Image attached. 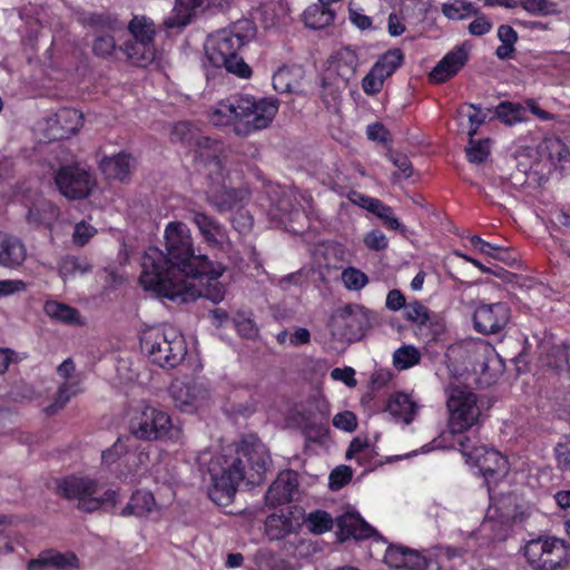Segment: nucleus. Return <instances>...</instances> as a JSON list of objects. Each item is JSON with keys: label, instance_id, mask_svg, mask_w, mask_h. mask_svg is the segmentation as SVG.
Segmentation results:
<instances>
[{"label": "nucleus", "instance_id": "f257e3e1", "mask_svg": "<svg viewBox=\"0 0 570 570\" xmlns=\"http://www.w3.org/2000/svg\"><path fill=\"white\" fill-rule=\"evenodd\" d=\"M166 254L149 247L141 259L140 284L159 295L166 285H175L179 278L195 275L222 276L225 267L210 262L206 255H196L190 229L183 222H170L165 229Z\"/></svg>", "mask_w": 570, "mask_h": 570}, {"label": "nucleus", "instance_id": "f03ea898", "mask_svg": "<svg viewBox=\"0 0 570 570\" xmlns=\"http://www.w3.org/2000/svg\"><path fill=\"white\" fill-rule=\"evenodd\" d=\"M271 465L266 445L255 435H247L234 450L210 460L208 497L216 504L226 507L243 481L253 485L263 483Z\"/></svg>", "mask_w": 570, "mask_h": 570}, {"label": "nucleus", "instance_id": "7ed1b4c3", "mask_svg": "<svg viewBox=\"0 0 570 570\" xmlns=\"http://www.w3.org/2000/svg\"><path fill=\"white\" fill-rule=\"evenodd\" d=\"M278 109L279 102L276 98L256 99L248 95H236L218 104L212 120L216 125L234 122L235 134L246 137L269 127Z\"/></svg>", "mask_w": 570, "mask_h": 570}, {"label": "nucleus", "instance_id": "20e7f679", "mask_svg": "<svg viewBox=\"0 0 570 570\" xmlns=\"http://www.w3.org/2000/svg\"><path fill=\"white\" fill-rule=\"evenodd\" d=\"M255 36V26L249 20H239L228 29L209 36L205 45L206 57L216 67L243 79L252 76V68L238 56L239 49Z\"/></svg>", "mask_w": 570, "mask_h": 570}, {"label": "nucleus", "instance_id": "39448f33", "mask_svg": "<svg viewBox=\"0 0 570 570\" xmlns=\"http://www.w3.org/2000/svg\"><path fill=\"white\" fill-rule=\"evenodd\" d=\"M141 351L151 363L163 368H174L187 353L184 336L173 326H151L140 335Z\"/></svg>", "mask_w": 570, "mask_h": 570}, {"label": "nucleus", "instance_id": "423d86ee", "mask_svg": "<svg viewBox=\"0 0 570 570\" xmlns=\"http://www.w3.org/2000/svg\"><path fill=\"white\" fill-rule=\"evenodd\" d=\"M56 492L67 500H76L77 508L92 513L102 507L115 508L119 502L117 491L108 489L98 495L99 484L90 478L68 476L57 481Z\"/></svg>", "mask_w": 570, "mask_h": 570}, {"label": "nucleus", "instance_id": "0eeeda50", "mask_svg": "<svg viewBox=\"0 0 570 570\" xmlns=\"http://www.w3.org/2000/svg\"><path fill=\"white\" fill-rule=\"evenodd\" d=\"M524 557L534 570H560L570 563V544L556 537H539L524 546Z\"/></svg>", "mask_w": 570, "mask_h": 570}, {"label": "nucleus", "instance_id": "6e6552de", "mask_svg": "<svg viewBox=\"0 0 570 570\" xmlns=\"http://www.w3.org/2000/svg\"><path fill=\"white\" fill-rule=\"evenodd\" d=\"M446 394L449 428L452 434H462L479 423L481 409L475 393L466 386L452 385L446 389Z\"/></svg>", "mask_w": 570, "mask_h": 570}, {"label": "nucleus", "instance_id": "1a4fd4ad", "mask_svg": "<svg viewBox=\"0 0 570 570\" xmlns=\"http://www.w3.org/2000/svg\"><path fill=\"white\" fill-rule=\"evenodd\" d=\"M173 423L169 414L160 409L145 405L134 411L129 420V432L144 441L173 438Z\"/></svg>", "mask_w": 570, "mask_h": 570}, {"label": "nucleus", "instance_id": "9d476101", "mask_svg": "<svg viewBox=\"0 0 570 570\" xmlns=\"http://www.w3.org/2000/svg\"><path fill=\"white\" fill-rule=\"evenodd\" d=\"M464 357L471 371L480 375V383L491 385L502 373V362L495 351L482 342H468L453 348Z\"/></svg>", "mask_w": 570, "mask_h": 570}, {"label": "nucleus", "instance_id": "9b49d317", "mask_svg": "<svg viewBox=\"0 0 570 570\" xmlns=\"http://www.w3.org/2000/svg\"><path fill=\"white\" fill-rule=\"evenodd\" d=\"M219 277L210 278L208 275L197 274L194 277L179 278L180 281L175 285H166L161 296L169 299L179 298L181 302L205 297L213 303H219L224 299L225 294L223 284L217 282Z\"/></svg>", "mask_w": 570, "mask_h": 570}, {"label": "nucleus", "instance_id": "f8f14e48", "mask_svg": "<svg viewBox=\"0 0 570 570\" xmlns=\"http://www.w3.org/2000/svg\"><path fill=\"white\" fill-rule=\"evenodd\" d=\"M170 139L173 142H181L194 146L199 149V156L207 160L208 167L219 174L223 169V163L216 154L220 150V144L209 137L204 136L199 128L191 121H178L174 125Z\"/></svg>", "mask_w": 570, "mask_h": 570}, {"label": "nucleus", "instance_id": "ddd939ff", "mask_svg": "<svg viewBox=\"0 0 570 570\" xmlns=\"http://www.w3.org/2000/svg\"><path fill=\"white\" fill-rule=\"evenodd\" d=\"M371 325L368 311L356 304L346 305L332 317V334L348 342L361 340Z\"/></svg>", "mask_w": 570, "mask_h": 570}, {"label": "nucleus", "instance_id": "4468645a", "mask_svg": "<svg viewBox=\"0 0 570 570\" xmlns=\"http://www.w3.org/2000/svg\"><path fill=\"white\" fill-rule=\"evenodd\" d=\"M58 190L68 199L88 197L95 186L92 174L80 165L62 166L55 175Z\"/></svg>", "mask_w": 570, "mask_h": 570}, {"label": "nucleus", "instance_id": "2eb2a0df", "mask_svg": "<svg viewBox=\"0 0 570 570\" xmlns=\"http://www.w3.org/2000/svg\"><path fill=\"white\" fill-rule=\"evenodd\" d=\"M404 317L416 325V335L425 342L436 341L445 331L443 320L419 301L405 306Z\"/></svg>", "mask_w": 570, "mask_h": 570}, {"label": "nucleus", "instance_id": "dca6fc26", "mask_svg": "<svg viewBox=\"0 0 570 570\" xmlns=\"http://www.w3.org/2000/svg\"><path fill=\"white\" fill-rule=\"evenodd\" d=\"M403 61L404 55L399 48L390 49L383 53L362 80L365 94L375 95L380 92L385 79L391 77L402 66Z\"/></svg>", "mask_w": 570, "mask_h": 570}, {"label": "nucleus", "instance_id": "f3484780", "mask_svg": "<svg viewBox=\"0 0 570 570\" xmlns=\"http://www.w3.org/2000/svg\"><path fill=\"white\" fill-rule=\"evenodd\" d=\"M509 320L510 308L502 302L480 305L473 314L475 330L485 335L500 332Z\"/></svg>", "mask_w": 570, "mask_h": 570}, {"label": "nucleus", "instance_id": "a211bd4d", "mask_svg": "<svg viewBox=\"0 0 570 570\" xmlns=\"http://www.w3.org/2000/svg\"><path fill=\"white\" fill-rule=\"evenodd\" d=\"M340 63L330 67L322 77L321 99L327 106L335 102L341 92L347 88L351 77L354 76V68L344 66V70L340 71Z\"/></svg>", "mask_w": 570, "mask_h": 570}, {"label": "nucleus", "instance_id": "6ab92c4d", "mask_svg": "<svg viewBox=\"0 0 570 570\" xmlns=\"http://www.w3.org/2000/svg\"><path fill=\"white\" fill-rule=\"evenodd\" d=\"M470 47L463 43L448 52L430 72V79L436 83L454 77L466 63Z\"/></svg>", "mask_w": 570, "mask_h": 570}, {"label": "nucleus", "instance_id": "aec40b11", "mask_svg": "<svg viewBox=\"0 0 570 570\" xmlns=\"http://www.w3.org/2000/svg\"><path fill=\"white\" fill-rule=\"evenodd\" d=\"M297 489V473L293 470H284L268 488L265 500L273 507L288 503L293 500Z\"/></svg>", "mask_w": 570, "mask_h": 570}, {"label": "nucleus", "instance_id": "412c9836", "mask_svg": "<svg viewBox=\"0 0 570 570\" xmlns=\"http://www.w3.org/2000/svg\"><path fill=\"white\" fill-rule=\"evenodd\" d=\"M505 458L494 449L480 445L474 452L472 465L479 468L487 481L497 480L507 473Z\"/></svg>", "mask_w": 570, "mask_h": 570}, {"label": "nucleus", "instance_id": "4be33fe9", "mask_svg": "<svg viewBox=\"0 0 570 570\" xmlns=\"http://www.w3.org/2000/svg\"><path fill=\"white\" fill-rule=\"evenodd\" d=\"M384 561L390 567L409 570H424L429 564L425 556L402 546H390L385 551Z\"/></svg>", "mask_w": 570, "mask_h": 570}, {"label": "nucleus", "instance_id": "5701e85b", "mask_svg": "<svg viewBox=\"0 0 570 570\" xmlns=\"http://www.w3.org/2000/svg\"><path fill=\"white\" fill-rule=\"evenodd\" d=\"M187 218L197 226L200 235L209 245L216 246L227 237L224 226L205 213L190 209Z\"/></svg>", "mask_w": 570, "mask_h": 570}, {"label": "nucleus", "instance_id": "b1692460", "mask_svg": "<svg viewBox=\"0 0 570 570\" xmlns=\"http://www.w3.org/2000/svg\"><path fill=\"white\" fill-rule=\"evenodd\" d=\"M59 208L48 199H38L29 207L26 219L33 227L52 228L53 224L59 219Z\"/></svg>", "mask_w": 570, "mask_h": 570}, {"label": "nucleus", "instance_id": "393cba45", "mask_svg": "<svg viewBox=\"0 0 570 570\" xmlns=\"http://www.w3.org/2000/svg\"><path fill=\"white\" fill-rule=\"evenodd\" d=\"M26 247L22 242L0 232V265L9 268L20 266L26 259Z\"/></svg>", "mask_w": 570, "mask_h": 570}, {"label": "nucleus", "instance_id": "a878e982", "mask_svg": "<svg viewBox=\"0 0 570 570\" xmlns=\"http://www.w3.org/2000/svg\"><path fill=\"white\" fill-rule=\"evenodd\" d=\"M134 163L130 155L120 153L114 157L104 158L100 169L107 179L124 181L129 177Z\"/></svg>", "mask_w": 570, "mask_h": 570}, {"label": "nucleus", "instance_id": "bb28decb", "mask_svg": "<svg viewBox=\"0 0 570 570\" xmlns=\"http://www.w3.org/2000/svg\"><path fill=\"white\" fill-rule=\"evenodd\" d=\"M337 527L343 539H367L374 529L357 513H345L337 519Z\"/></svg>", "mask_w": 570, "mask_h": 570}, {"label": "nucleus", "instance_id": "cd10ccee", "mask_svg": "<svg viewBox=\"0 0 570 570\" xmlns=\"http://www.w3.org/2000/svg\"><path fill=\"white\" fill-rule=\"evenodd\" d=\"M157 508L156 500L151 492L145 490L135 491L128 503L119 512L121 517L146 518Z\"/></svg>", "mask_w": 570, "mask_h": 570}, {"label": "nucleus", "instance_id": "c85d7f7f", "mask_svg": "<svg viewBox=\"0 0 570 570\" xmlns=\"http://www.w3.org/2000/svg\"><path fill=\"white\" fill-rule=\"evenodd\" d=\"M491 510L494 511L492 517L499 518L502 522L514 520L520 511V498L513 492L491 497Z\"/></svg>", "mask_w": 570, "mask_h": 570}, {"label": "nucleus", "instance_id": "c756f323", "mask_svg": "<svg viewBox=\"0 0 570 570\" xmlns=\"http://www.w3.org/2000/svg\"><path fill=\"white\" fill-rule=\"evenodd\" d=\"M301 67H282L273 76V87L277 92H294L301 87Z\"/></svg>", "mask_w": 570, "mask_h": 570}, {"label": "nucleus", "instance_id": "7c9ffc66", "mask_svg": "<svg viewBox=\"0 0 570 570\" xmlns=\"http://www.w3.org/2000/svg\"><path fill=\"white\" fill-rule=\"evenodd\" d=\"M83 115L73 108H61L55 115V122L60 127L59 138H69L82 126Z\"/></svg>", "mask_w": 570, "mask_h": 570}, {"label": "nucleus", "instance_id": "2f4dec72", "mask_svg": "<svg viewBox=\"0 0 570 570\" xmlns=\"http://www.w3.org/2000/svg\"><path fill=\"white\" fill-rule=\"evenodd\" d=\"M385 411L394 419L409 424L413 420L415 404L407 394L396 393L389 400Z\"/></svg>", "mask_w": 570, "mask_h": 570}, {"label": "nucleus", "instance_id": "473e14b6", "mask_svg": "<svg viewBox=\"0 0 570 570\" xmlns=\"http://www.w3.org/2000/svg\"><path fill=\"white\" fill-rule=\"evenodd\" d=\"M335 18V13L328 4L318 1L309 6L304 11V22L311 29H323L330 26Z\"/></svg>", "mask_w": 570, "mask_h": 570}, {"label": "nucleus", "instance_id": "72a5a7b5", "mask_svg": "<svg viewBox=\"0 0 570 570\" xmlns=\"http://www.w3.org/2000/svg\"><path fill=\"white\" fill-rule=\"evenodd\" d=\"M124 51L127 59L138 67H146L155 59L154 43L129 40L125 43Z\"/></svg>", "mask_w": 570, "mask_h": 570}, {"label": "nucleus", "instance_id": "f704fd0d", "mask_svg": "<svg viewBox=\"0 0 570 570\" xmlns=\"http://www.w3.org/2000/svg\"><path fill=\"white\" fill-rule=\"evenodd\" d=\"M83 23L107 33L125 29V24L111 13H88L83 18Z\"/></svg>", "mask_w": 570, "mask_h": 570}, {"label": "nucleus", "instance_id": "c9c22d12", "mask_svg": "<svg viewBox=\"0 0 570 570\" xmlns=\"http://www.w3.org/2000/svg\"><path fill=\"white\" fill-rule=\"evenodd\" d=\"M293 522L284 514H271L265 521V533L269 540H282L292 532Z\"/></svg>", "mask_w": 570, "mask_h": 570}, {"label": "nucleus", "instance_id": "e433bc0d", "mask_svg": "<svg viewBox=\"0 0 570 570\" xmlns=\"http://www.w3.org/2000/svg\"><path fill=\"white\" fill-rule=\"evenodd\" d=\"M525 108L520 104L502 101L495 108V116L505 125L512 126L524 119Z\"/></svg>", "mask_w": 570, "mask_h": 570}, {"label": "nucleus", "instance_id": "4c0bfd02", "mask_svg": "<svg viewBox=\"0 0 570 570\" xmlns=\"http://www.w3.org/2000/svg\"><path fill=\"white\" fill-rule=\"evenodd\" d=\"M442 12L449 19L462 20L471 16H476L479 9L475 8L473 3L465 0H453L442 6Z\"/></svg>", "mask_w": 570, "mask_h": 570}, {"label": "nucleus", "instance_id": "58836bf2", "mask_svg": "<svg viewBox=\"0 0 570 570\" xmlns=\"http://www.w3.org/2000/svg\"><path fill=\"white\" fill-rule=\"evenodd\" d=\"M45 313L53 320L73 324L78 321V311L69 305L58 303L55 301L45 304Z\"/></svg>", "mask_w": 570, "mask_h": 570}, {"label": "nucleus", "instance_id": "ea45409f", "mask_svg": "<svg viewBox=\"0 0 570 570\" xmlns=\"http://www.w3.org/2000/svg\"><path fill=\"white\" fill-rule=\"evenodd\" d=\"M421 360V353L412 345H404L397 348L393 354V364L397 370H406L416 364Z\"/></svg>", "mask_w": 570, "mask_h": 570}, {"label": "nucleus", "instance_id": "a19ab883", "mask_svg": "<svg viewBox=\"0 0 570 570\" xmlns=\"http://www.w3.org/2000/svg\"><path fill=\"white\" fill-rule=\"evenodd\" d=\"M519 6L537 17L558 14V4L551 0H519Z\"/></svg>", "mask_w": 570, "mask_h": 570}, {"label": "nucleus", "instance_id": "79ce46f5", "mask_svg": "<svg viewBox=\"0 0 570 570\" xmlns=\"http://www.w3.org/2000/svg\"><path fill=\"white\" fill-rule=\"evenodd\" d=\"M176 406L181 411H191L195 407L196 396L191 389L183 383H175L170 389Z\"/></svg>", "mask_w": 570, "mask_h": 570}, {"label": "nucleus", "instance_id": "37998d69", "mask_svg": "<svg viewBox=\"0 0 570 570\" xmlns=\"http://www.w3.org/2000/svg\"><path fill=\"white\" fill-rule=\"evenodd\" d=\"M128 30L130 31L134 41H141L145 43H153L154 41L155 30L145 18L134 17L128 24Z\"/></svg>", "mask_w": 570, "mask_h": 570}, {"label": "nucleus", "instance_id": "c03bdc74", "mask_svg": "<svg viewBox=\"0 0 570 570\" xmlns=\"http://www.w3.org/2000/svg\"><path fill=\"white\" fill-rule=\"evenodd\" d=\"M307 527L311 532L322 534L333 528V519L326 511L316 510L307 517Z\"/></svg>", "mask_w": 570, "mask_h": 570}, {"label": "nucleus", "instance_id": "a18cd8bd", "mask_svg": "<svg viewBox=\"0 0 570 570\" xmlns=\"http://www.w3.org/2000/svg\"><path fill=\"white\" fill-rule=\"evenodd\" d=\"M48 566L58 570H69L78 567L79 560L75 553L49 551L45 553Z\"/></svg>", "mask_w": 570, "mask_h": 570}, {"label": "nucleus", "instance_id": "49530a36", "mask_svg": "<svg viewBox=\"0 0 570 570\" xmlns=\"http://www.w3.org/2000/svg\"><path fill=\"white\" fill-rule=\"evenodd\" d=\"M489 142V139L474 140L473 137H470L469 146L465 149L468 160L473 164L483 163L490 154Z\"/></svg>", "mask_w": 570, "mask_h": 570}, {"label": "nucleus", "instance_id": "de8ad7c7", "mask_svg": "<svg viewBox=\"0 0 570 570\" xmlns=\"http://www.w3.org/2000/svg\"><path fill=\"white\" fill-rule=\"evenodd\" d=\"M303 433L307 440L313 442H320L328 433V424L325 417L321 420H308L303 425Z\"/></svg>", "mask_w": 570, "mask_h": 570}, {"label": "nucleus", "instance_id": "09e8293b", "mask_svg": "<svg viewBox=\"0 0 570 570\" xmlns=\"http://www.w3.org/2000/svg\"><path fill=\"white\" fill-rule=\"evenodd\" d=\"M342 281L347 289L360 291L368 283V277L355 267H347L342 272Z\"/></svg>", "mask_w": 570, "mask_h": 570}, {"label": "nucleus", "instance_id": "8fccbe9b", "mask_svg": "<svg viewBox=\"0 0 570 570\" xmlns=\"http://www.w3.org/2000/svg\"><path fill=\"white\" fill-rule=\"evenodd\" d=\"M116 49V40L111 33L97 36L92 43V52L100 58L111 57Z\"/></svg>", "mask_w": 570, "mask_h": 570}, {"label": "nucleus", "instance_id": "3c124183", "mask_svg": "<svg viewBox=\"0 0 570 570\" xmlns=\"http://www.w3.org/2000/svg\"><path fill=\"white\" fill-rule=\"evenodd\" d=\"M91 271V265L85 261L80 259L76 256H68L66 257L60 266V273L65 276L67 275H75L77 273L79 274H86Z\"/></svg>", "mask_w": 570, "mask_h": 570}, {"label": "nucleus", "instance_id": "603ef678", "mask_svg": "<svg viewBox=\"0 0 570 570\" xmlns=\"http://www.w3.org/2000/svg\"><path fill=\"white\" fill-rule=\"evenodd\" d=\"M372 214L379 217L384 224V226H386L390 229H404L402 228L399 219L394 216L393 209L390 206L385 205L382 200L379 202V204L373 209Z\"/></svg>", "mask_w": 570, "mask_h": 570}, {"label": "nucleus", "instance_id": "864d4df0", "mask_svg": "<svg viewBox=\"0 0 570 570\" xmlns=\"http://www.w3.org/2000/svg\"><path fill=\"white\" fill-rule=\"evenodd\" d=\"M352 479V469L347 465L335 468L330 474V488L332 490H340L347 484Z\"/></svg>", "mask_w": 570, "mask_h": 570}, {"label": "nucleus", "instance_id": "5fc2aeb1", "mask_svg": "<svg viewBox=\"0 0 570 570\" xmlns=\"http://www.w3.org/2000/svg\"><path fill=\"white\" fill-rule=\"evenodd\" d=\"M129 441V438H119L116 443L108 450L104 451L101 454L102 462L105 464H112L116 462L121 455L128 452V445L126 442Z\"/></svg>", "mask_w": 570, "mask_h": 570}, {"label": "nucleus", "instance_id": "6e6d98bb", "mask_svg": "<svg viewBox=\"0 0 570 570\" xmlns=\"http://www.w3.org/2000/svg\"><path fill=\"white\" fill-rule=\"evenodd\" d=\"M96 233L97 229L94 226L81 220L77 223L73 228L72 240L77 246H83L96 235Z\"/></svg>", "mask_w": 570, "mask_h": 570}, {"label": "nucleus", "instance_id": "4d7b16f0", "mask_svg": "<svg viewBox=\"0 0 570 570\" xmlns=\"http://www.w3.org/2000/svg\"><path fill=\"white\" fill-rule=\"evenodd\" d=\"M77 393V389L75 384L63 383L59 387L58 397L53 404L47 407L48 413H55L57 410L62 409L67 402L70 400L71 395Z\"/></svg>", "mask_w": 570, "mask_h": 570}, {"label": "nucleus", "instance_id": "13d9d810", "mask_svg": "<svg viewBox=\"0 0 570 570\" xmlns=\"http://www.w3.org/2000/svg\"><path fill=\"white\" fill-rule=\"evenodd\" d=\"M387 158L400 170L403 178H410L413 174V166L409 157L401 153L389 151Z\"/></svg>", "mask_w": 570, "mask_h": 570}, {"label": "nucleus", "instance_id": "bf43d9fd", "mask_svg": "<svg viewBox=\"0 0 570 570\" xmlns=\"http://www.w3.org/2000/svg\"><path fill=\"white\" fill-rule=\"evenodd\" d=\"M333 425L346 432H353L357 426L356 415L351 411L337 413L333 417Z\"/></svg>", "mask_w": 570, "mask_h": 570}, {"label": "nucleus", "instance_id": "052dcab7", "mask_svg": "<svg viewBox=\"0 0 570 570\" xmlns=\"http://www.w3.org/2000/svg\"><path fill=\"white\" fill-rule=\"evenodd\" d=\"M364 244L368 249L379 252L385 249L389 242L381 230L373 229L365 235Z\"/></svg>", "mask_w": 570, "mask_h": 570}, {"label": "nucleus", "instance_id": "680f3d73", "mask_svg": "<svg viewBox=\"0 0 570 570\" xmlns=\"http://www.w3.org/2000/svg\"><path fill=\"white\" fill-rule=\"evenodd\" d=\"M557 465L561 471L570 472V441L558 443L554 448Z\"/></svg>", "mask_w": 570, "mask_h": 570}, {"label": "nucleus", "instance_id": "e2e57ef3", "mask_svg": "<svg viewBox=\"0 0 570 570\" xmlns=\"http://www.w3.org/2000/svg\"><path fill=\"white\" fill-rule=\"evenodd\" d=\"M237 333L244 338H255L258 335V328L253 320L242 318L235 323Z\"/></svg>", "mask_w": 570, "mask_h": 570}, {"label": "nucleus", "instance_id": "0e129e2a", "mask_svg": "<svg viewBox=\"0 0 570 570\" xmlns=\"http://www.w3.org/2000/svg\"><path fill=\"white\" fill-rule=\"evenodd\" d=\"M350 200L360 206L361 208L366 209L372 213L375 206L379 204L380 199L366 196L358 191H352L348 196Z\"/></svg>", "mask_w": 570, "mask_h": 570}, {"label": "nucleus", "instance_id": "69168bd1", "mask_svg": "<svg viewBox=\"0 0 570 570\" xmlns=\"http://www.w3.org/2000/svg\"><path fill=\"white\" fill-rule=\"evenodd\" d=\"M492 28V22L485 16L476 14V18L469 24V32L473 36H483Z\"/></svg>", "mask_w": 570, "mask_h": 570}, {"label": "nucleus", "instance_id": "338daca9", "mask_svg": "<svg viewBox=\"0 0 570 570\" xmlns=\"http://www.w3.org/2000/svg\"><path fill=\"white\" fill-rule=\"evenodd\" d=\"M366 135L370 140L379 142H386L390 139L389 130L381 122L368 125Z\"/></svg>", "mask_w": 570, "mask_h": 570}, {"label": "nucleus", "instance_id": "774afa93", "mask_svg": "<svg viewBox=\"0 0 570 570\" xmlns=\"http://www.w3.org/2000/svg\"><path fill=\"white\" fill-rule=\"evenodd\" d=\"M406 301L404 295L399 289H391L386 295L385 306L387 309L396 312L405 308Z\"/></svg>", "mask_w": 570, "mask_h": 570}]
</instances>
